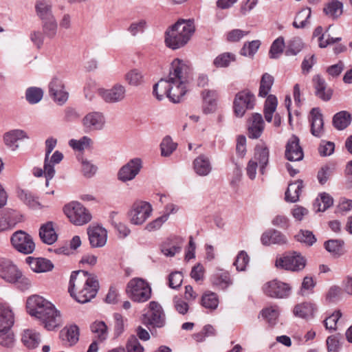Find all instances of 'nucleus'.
<instances>
[{
    "instance_id": "423d86ee",
    "label": "nucleus",
    "mask_w": 352,
    "mask_h": 352,
    "mask_svg": "<svg viewBox=\"0 0 352 352\" xmlns=\"http://www.w3.org/2000/svg\"><path fill=\"white\" fill-rule=\"evenodd\" d=\"M126 292L134 302H144L151 297V288L149 284L141 278H133L129 281Z\"/></svg>"
},
{
    "instance_id": "49530a36",
    "label": "nucleus",
    "mask_w": 352,
    "mask_h": 352,
    "mask_svg": "<svg viewBox=\"0 0 352 352\" xmlns=\"http://www.w3.org/2000/svg\"><path fill=\"white\" fill-rule=\"evenodd\" d=\"M201 305L210 310H214L217 308L219 305V298L215 293L213 292H206L205 293L201 300Z\"/></svg>"
},
{
    "instance_id": "f3484780",
    "label": "nucleus",
    "mask_w": 352,
    "mask_h": 352,
    "mask_svg": "<svg viewBox=\"0 0 352 352\" xmlns=\"http://www.w3.org/2000/svg\"><path fill=\"white\" fill-rule=\"evenodd\" d=\"M49 92L54 100L59 104H63L68 99V92L65 90L63 80L54 77L49 84Z\"/></svg>"
},
{
    "instance_id": "4be33fe9",
    "label": "nucleus",
    "mask_w": 352,
    "mask_h": 352,
    "mask_svg": "<svg viewBox=\"0 0 352 352\" xmlns=\"http://www.w3.org/2000/svg\"><path fill=\"white\" fill-rule=\"evenodd\" d=\"M261 241L264 245H283L287 243L286 236L275 229H269L264 232L261 236Z\"/></svg>"
},
{
    "instance_id": "052dcab7",
    "label": "nucleus",
    "mask_w": 352,
    "mask_h": 352,
    "mask_svg": "<svg viewBox=\"0 0 352 352\" xmlns=\"http://www.w3.org/2000/svg\"><path fill=\"white\" fill-rule=\"evenodd\" d=\"M160 146L162 155L168 157L176 149L177 144L173 142L170 137L167 136L163 139Z\"/></svg>"
},
{
    "instance_id": "a878e982",
    "label": "nucleus",
    "mask_w": 352,
    "mask_h": 352,
    "mask_svg": "<svg viewBox=\"0 0 352 352\" xmlns=\"http://www.w3.org/2000/svg\"><path fill=\"white\" fill-rule=\"evenodd\" d=\"M57 144V140L53 138H50L45 141V177L46 179L45 186H49L50 181L54 177L55 175V170H53L50 165H48V156L52 152Z\"/></svg>"
},
{
    "instance_id": "f704fd0d",
    "label": "nucleus",
    "mask_w": 352,
    "mask_h": 352,
    "mask_svg": "<svg viewBox=\"0 0 352 352\" xmlns=\"http://www.w3.org/2000/svg\"><path fill=\"white\" fill-rule=\"evenodd\" d=\"M303 188V182L300 179L289 184L285 192V200L287 202L294 203L299 199L300 194Z\"/></svg>"
},
{
    "instance_id": "8fccbe9b",
    "label": "nucleus",
    "mask_w": 352,
    "mask_h": 352,
    "mask_svg": "<svg viewBox=\"0 0 352 352\" xmlns=\"http://www.w3.org/2000/svg\"><path fill=\"white\" fill-rule=\"evenodd\" d=\"M43 34L49 38H54L58 31V23L56 19L42 22Z\"/></svg>"
},
{
    "instance_id": "09e8293b",
    "label": "nucleus",
    "mask_w": 352,
    "mask_h": 352,
    "mask_svg": "<svg viewBox=\"0 0 352 352\" xmlns=\"http://www.w3.org/2000/svg\"><path fill=\"white\" fill-rule=\"evenodd\" d=\"M344 241L339 239H331L326 241L324 244L325 249L331 254L340 256L343 254Z\"/></svg>"
},
{
    "instance_id": "c85d7f7f",
    "label": "nucleus",
    "mask_w": 352,
    "mask_h": 352,
    "mask_svg": "<svg viewBox=\"0 0 352 352\" xmlns=\"http://www.w3.org/2000/svg\"><path fill=\"white\" fill-rule=\"evenodd\" d=\"M311 132L313 135L320 137L323 132L322 115L318 108H314L310 112Z\"/></svg>"
},
{
    "instance_id": "2f4dec72",
    "label": "nucleus",
    "mask_w": 352,
    "mask_h": 352,
    "mask_svg": "<svg viewBox=\"0 0 352 352\" xmlns=\"http://www.w3.org/2000/svg\"><path fill=\"white\" fill-rule=\"evenodd\" d=\"M26 261L31 270L37 273L49 272L54 267L50 261L43 258H33L30 256L26 258Z\"/></svg>"
},
{
    "instance_id": "72a5a7b5",
    "label": "nucleus",
    "mask_w": 352,
    "mask_h": 352,
    "mask_svg": "<svg viewBox=\"0 0 352 352\" xmlns=\"http://www.w3.org/2000/svg\"><path fill=\"white\" fill-rule=\"evenodd\" d=\"M217 94L216 91L206 89L202 91L204 100L203 111L205 113H211L215 111L217 107Z\"/></svg>"
},
{
    "instance_id": "3c124183",
    "label": "nucleus",
    "mask_w": 352,
    "mask_h": 352,
    "mask_svg": "<svg viewBox=\"0 0 352 352\" xmlns=\"http://www.w3.org/2000/svg\"><path fill=\"white\" fill-rule=\"evenodd\" d=\"M279 311L280 310L278 306H270L263 309L261 311V315L268 323L270 324H274L279 316Z\"/></svg>"
},
{
    "instance_id": "5701e85b",
    "label": "nucleus",
    "mask_w": 352,
    "mask_h": 352,
    "mask_svg": "<svg viewBox=\"0 0 352 352\" xmlns=\"http://www.w3.org/2000/svg\"><path fill=\"white\" fill-rule=\"evenodd\" d=\"M270 157V151L264 142L258 143L254 148L252 160H255L258 164V168L261 174L264 173L265 169L268 164Z\"/></svg>"
},
{
    "instance_id": "c756f323",
    "label": "nucleus",
    "mask_w": 352,
    "mask_h": 352,
    "mask_svg": "<svg viewBox=\"0 0 352 352\" xmlns=\"http://www.w3.org/2000/svg\"><path fill=\"white\" fill-rule=\"evenodd\" d=\"M41 338L38 332L34 329H27L21 333V342L28 349L36 348L41 343Z\"/></svg>"
},
{
    "instance_id": "412c9836",
    "label": "nucleus",
    "mask_w": 352,
    "mask_h": 352,
    "mask_svg": "<svg viewBox=\"0 0 352 352\" xmlns=\"http://www.w3.org/2000/svg\"><path fill=\"white\" fill-rule=\"evenodd\" d=\"M317 309L318 308L315 303L302 302L294 306L293 314L296 317L308 321L314 318Z\"/></svg>"
},
{
    "instance_id": "680f3d73",
    "label": "nucleus",
    "mask_w": 352,
    "mask_h": 352,
    "mask_svg": "<svg viewBox=\"0 0 352 352\" xmlns=\"http://www.w3.org/2000/svg\"><path fill=\"white\" fill-rule=\"evenodd\" d=\"M295 238L298 241L309 246L312 245L316 241V239L312 232L309 230H301L295 236Z\"/></svg>"
},
{
    "instance_id": "37998d69",
    "label": "nucleus",
    "mask_w": 352,
    "mask_h": 352,
    "mask_svg": "<svg viewBox=\"0 0 352 352\" xmlns=\"http://www.w3.org/2000/svg\"><path fill=\"white\" fill-rule=\"evenodd\" d=\"M212 283L214 286L221 289H225L232 284L230 275L226 272L214 274L212 278Z\"/></svg>"
},
{
    "instance_id": "774afa93",
    "label": "nucleus",
    "mask_w": 352,
    "mask_h": 352,
    "mask_svg": "<svg viewBox=\"0 0 352 352\" xmlns=\"http://www.w3.org/2000/svg\"><path fill=\"white\" fill-rule=\"evenodd\" d=\"M272 224L281 229H287L289 227V219L284 214H276L272 219Z\"/></svg>"
},
{
    "instance_id": "4d7b16f0",
    "label": "nucleus",
    "mask_w": 352,
    "mask_h": 352,
    "mask_svg": "<svg viewBox=\"0 0 352 352\" xmlns=\"http://www.w3.org/2000/svg\"><path fill=\"white\" fill-rule=\"evenodd\" d=\"M12 212L10 210L0 212V232L7 230L15 225L12 219Z\"/></svg>"
},
{
    "instance_id": "13d9d810",
    "label": "nucleus",
    "mask_w": 352,
    "mask_h": 352,
    "mask_svg": "<svg viewBox=\"0 0 352 352\" xmlns=\"http://www.w3.org/2000/svg\"><path fill=\"white\" fill-rule=\"evenodd\" d=\"M250 262V257L248 253L244 251H240L235 258L234 265L239 272L245 271Z\"/></svg>"
},
{
    "instance_id": "0eeeda50",
    "label": "nucleus",
    "mask_w": 352,
    "mask_h": 352,
    "mask_svg": "<svg viewBox=\"0 0 352 352\" xmlns=\"http://www.w3.org/2000/svg\"><path fill=\"white\" fill-rule=\"evenodd\" d=\"M63 210L69 221L76 226L85 225L91 219L89 211L78 201H71L65 204Z\"/></svg>"
},
{
    "instance_id": "473e14b6",
    "label": "nucleus",
    "mask_w": 352,
    "mask_h": 352,
    "mask_svg": "<svg viewBox=\"0 0 352 352\" xmlns=\"http://www.w3.org/2000/svg\"><path fill=\"white\" fill-rule=\"evenodd\" d=\"M195 172L199 176H206L212 170V165L208 157L201 155L193 161Z\"/></svg>"
},
{
    "instance_id": "c9c22d12",
    "label": "nucleus",
    "mask_w": 352,
    "mask_h": 352,
    "mask_svg": "<svg viewBox=\"0 0 352 352\" xmlns=\"http://www.w3.org/2000/svg\"><path fill=\"white\" fill-rule=\"evenodd\" d=\"M60 338L66 344H74L78 340L79 330L76 325H71L64 328L60 332Z\"/></svg>"
},
{
    "instance_id": "f03ea898",
    "label": "nucleus",
    "mask_w": 352,
    "mask_h": 352,
    "mask_svg": "<svg viewBox=\"0 0 352 352\" xmlns=\"http://www.w3.org/2000/svg\"><path fill=\"white\" fill-rule=\"evenodd\" d=\"M26 309L30 316L38 319L49 331L54 330L62 324L60 311L51 302L41 296L33 295L28 297Z\"/></svg>"
},
{
    "instance_id": "4c0bfd02",
    "label": "nucleus",
    "mask_w": 352,
    "mask_h": 352,
    "mask_svg": "<svg viewBox=\"0 0 352 352\" xmlns=\"http://www.w3.org/2000/svg\"><path fill=\"white\" fill-rule=\"evenodd\" d=\"M19 199L27 206L32 209H41L44 207L30 192L25 190H20L18 192Z\"/></svg>"
},
{
    "instance_id": "bb28decb",
    "label": "nucleus",
    "mask_w": 352,
    "mask_h": 352,
    "mask_svg": "<svg viewBox=\"0 0 352 352\" xmlns=\"http://www.w3.org/2000/svg\"><path fill=\"white\" fill-rule=\"evenodd\" d=\"M35 10L42 22L56 19L52 10V4L50 0H38L35 4Z\"/></svg>"
},
{
    "instance_id": "bf43d9fd",
    "label": "nucleus",
    "mask_w": 352,
    "mask_h": 352,
    "mask_svg": "<svg viewBox=\"0 0 352 352\" xmlns=\"http://www.w3.org/2000/svg\"><path fill=\"white\" fill-rule=\"evenodd\" d=\"M342 316V314L340 310H336L331 316L327 317L323 322L326 329L331 332L336 331L337 329V322Z\"/></svg>"
},
{
    "instance_id": "69168bd1",
    "label": "nucleus",
    "mask_w": 352,
    "mask_h": 352,
    "mask_svg": "<svg viewBox=\"0 0 352 352\" xmlns=\"http://www.w3.org/2000/svg\"><path fill=\"white\" fill-rule=\"evenodd\" d=\"M147 27V23L144 19H140L133 22L129 27L128 31L132 36L144 32Z\"/></svg>"
},
{
    "instance_id": "e2e57ef3",
    "label": "nucleus",
    "mask_w": 352,
    "mask_h": 352,
    "mask_svg": "<svg viewBox=\"0 0 352 352\" xmlns=\"http://www.w3.org/2000/svg\"><path fill=\"white\" fill-rule=\"evenodd\" d=\"M284 45V40L282 37L276 38L270 47V57L277 58L283 53Z\"/></svg>"
},
{
    "instance_id": "7ed1b4c3",
    "label": "nucleus",
    "mask_w": 352,
    "mask_h": 352,
    "mask_svg": "<svg viewBox=\"0 0 352 352\" xmlns=\"http://www.w3.org/2000/svg\"><path fill=\"white\" fill-rule=\"evenodd\" d=\"M98 288L99 283L96 275L84 270L72 273L68 290L78 302H89L96 296Z\"/></svg>"
},
{
    "instance_id": "f8f14e48",
    "label": "nucleus",
    "mask_w": 352,
    "mask_h": 352,
    "mask_svg": "<svg viewBox=\"0 0 352 352\" xmlns=\"http://www.w3.org/2000/svg\"><path fill=\"white\" fill-rule=\"evenodd\" d=\"M81 124L86 132L101 131L105 126L106 118L100 111H91L82 118Z\"/></svg>"
},
{
    "instance_id": "603ef678",
    "label": "nucleus",
    "mask_w": 352,
    "mask_h": 352,
    "mask_svg": "<svg viewBox=\"0 0 352 352\" xmlns=\"http://www.w3.org/2000/svg\"><path fill=\"white\" fill-rule=\"evenodd\" d=\"M43 91L38 87H29L25 91V98L30 104H36L43 98Z\"/></svg>"
},
{
    "instance_id": "cd10ccee",
    "label": "nucleus",
    "mask_w": 352,
    "mask_h": 352,
    "mask_svg": "<svg viewBox=\"0 0 352 352\" xmlns=\"http://www.w3.org/2000/svg\"><path fill=\"white\" fill-rule=\"evenodd\" d=\"M313 82L316 89V95L323 101H329L333 94L331 88H328L326 82L320 75H316L313 78Z\"/></svg>"
},
{
    "instance_id": "a211bd4d",
    "label": "nucleus",
    "mask_w": 352,
    "mask_h": 352,
    "mask_svg": "<svg viewBox=\"0 0 352 352\" xmlns=\"http://www.w3.org/2000/svg\"><path fill=\"white\" fill-rule=\"evenodd\" d=\"M144 321L153 327H161L164 324V315L162 307L156 302L149 303V311L144 315Z\"/></svg>"
},
{
    "instance_id": "5fc2aeb1",
    "label": "nucleus",
    "mask_w": 352,
    "mask_h": 352,
    "mask_svg": "<svg viewBox=\"0 0 352 352\" xmlns=\"http://www.w3.org/2000/svg\"><path fill=\"white\" fill-rule=\"evenodd\" d=\"M91 329L92 332L96 334L100 341H103L107 339L108 336V329L104 322L96 321L94 322L91 326Z\"/></svg>"
},
{
    "instance_id": "2eb2a0df",
    "label": "nucleus",
    "mask_w": 352,
    "mask_h": 352,
    "mask_svg": "<svg viewBox=\"0 0 352 352\" xmlns=\"http://www.w3.org/2000/svg\"><path fill=\"white\" fill-rule=\"evenodd\" d=\"M142 168V160L138 157L133 158L120 169L118 178L123 182L131 181L139 174Z\"/></svg>"
},
{
    "instance_id": "dca6fc26",
    "label": "nucleus",
    "mask_w": 352,
    "mask_h": 352,
    "mask_svg": "<svg viewBox=\"0 0 352 352\" xmlns=\"http://www.w3.org/2000/svg\"><path fill=\"white\" fill-rule=\"evenodd\" d=\"M21 270L10 260L0 261V277L10 283H15L21 278Z\"/></svg>"
},
{
    "instance_id": "9d476101",
    "label": "nucleus",
    "mask_w": 352,
    "mask_h": 352,
    "mask_svg": "<svg viewBox=\"0 0 352 352\" xmlns=\"http://www.w3.org/2000/svg\"><path fill=\"white\" fill-rule=\"evenodd\" d=\"M152 212V206L148 202L137 201L129 212L130 222L134 225H142L151 215Z\"/></svg>"
},
{
    "instance_id": "39448f33",
    "label": "nucleus",
    "mask_w": 352,
    "mask_h": 352,
    "mask_svg": "<svg viewBox=\"0 0 352 352\" xmlns=\"http://www.w3.org/2000/svg\"><path fill=\"white\" fill-rule=\"evenodd\" d=\"M14 323V314L11 307L0 304V345L12 347L15 342V336L12 327Z\"/></svg>"
},
{
    "instance_id": "1a4fd4ad",
    "label": "nucleus",
    "mask_w": 352,
    "mask_h": 352,
    "mask_svg": "<svg viewBox=\"0 0 352 352\" xmlns=\"http://www.w3.org/2000/svg\"><path fill=\"white\" fill-rule=\"evenodd\" d=\"M10 241L16 251L24 254H32L35 249L32 236L23 230L14 232L11 236Z\"/></svg>"
},
{
    "instance_id": "aec40b11",
    "label": "nucleus",
    "mask_w": 352,
    "mask_h": 352,
    "mask_svg": "<svg viewBox=\"0 0 352 352\" xmlns=\"http://www.w3.org/2000/svg\"><path fill=\"white\" fill-rule=\"evenodd\" d=\"M87 234L90 245L93 248L103 247L107 240V232L101 226L89 227L87 229Z\"/></svg>"
},
{
    "instance_id": "6ab92c4d",
    "label": "nucleus",
    "mask_w": 352,
    "mask_h": 352,
    "mask_svg": "<svg viewBox=\"0 0 352 352\" xmlns=\"http://www.w3.org/2000/svg\"><path fill=\"white\" fill-rule=\"evenodd\" d=\"M3 138L6 146L10 150L15 151L20 147V142L23 140L29 139V136L23 130L13 129L6 132Z\"/></svg>"
},
{
    "instance_id": "58836bf2",
    "label": "nucleus",
    "mask_w": 352,
    "mask_h": 352,
    "mask_svg": "<svg viewBox=\"0 0 352 352\" xmlns=\"http://www.w3.org/2000/svg\"><path fill=\"white\" fill-rule=\"evenodd\" d=\"M311 11L309 8L301 9L296 15L293 25L296 28H303L310 23Z\"/></svg>"
},
{
    "instance_id": "c03bdc74",
    "label": "nucleus",
    "mask_w": 352,
    "mask_h": 352,
    "mask_svg": "<svg viewBox=\"0 0 352 352\" xmlns=\"http://www.w3.org/2000/svg\"><path fill=\"white\" fill-rule=\"evenodd\" d=\"M274 83V77L268 73H265L261 79L258 96L266 97L271 90Z\"/></svg>"
},
{
    "instance_id": "e433bc0d",
    "label": "nucleus",
    "mask_w": 352,
    "mask_h": 352,
    "mask_svg": "<svg viewBox=\"0 0 352 352\" xmlns=\"http://www.w3.org/2000/svg\"><path fill=\"white\" fill-rule=\"evenodd\" d=\"M124 80L129 86L137 87L144 84V75L141 70L133 69L126 73Z\"/></svg>"
},
{
    "instance_id": "864d4df0",
    "label": "nucleus",
    "mask_w": 352,
    "mask_h": 352,
    "mask_svg": "<svg viewBox=\"0 0 352 352\" xmlns=\"http://www.w3.org/2000/svg\"><path fill=\"white\" fill-rule=\"evenodd\" d=\"M91 143V139L87 136H83L79 140L72 139L69 141V146L78 151L88 148Z\"/></svg>"
},
{
    "instance_id": "6e6d98bb",
    "label": "nucleus",
    "mask_w": 352,
    "mask_h": 352,
    "mask_svg": "<svg viewBox=\"0 0 352 352\" xmlns=\"http://www.w3.org/2000/svg\"><path fill=\"white\" fill-rule=\"evenodd\" d=\"M182 246L179 244H174L170 240L165 241L161 246V252L166 256L173 257L180 252Z\"/></svg>"
},
{
    "instance_id": "338daca9",
    "label": "nucleus",
    "mask_w": 352,
    "mask_h": 352,
    "mask_svg": "<svg viewBox=\"0 0 352 352\" xmlns=\"http://www.w3.org/2000/svg\"><path fill=\"white\" fill-rule=\"evenodd\" d=\"M260 44V41L258 40L245 43L241 50V54L245 56H253L259 48Z\"/></svg>"
},
{
    "instance_id": "9b49d317",
    "label": "nucleus",
    "mask_w": 352,
    "mask_h": 352,
    "mask_svg": "<svg viewBox=\"0 0 352 352\" xmlns=\"http://www.w3.org/2000/svg\"><path fill=\"white\" fill-rule=\"evenodd\" d=\"M255 97L248 90L239 92L234 100V111L237 117L241 118L246 111L254 108Z\"/></svg>"
},
{
    "instance_id": "20e7f679",
    "label": "nucleus",
    "mask_w": 352,
    "mask_h": 352,
    "mask_svg": "<svg viewBox=\"0 0 352 352\" xmlns=\"http://www.w3.org/2000/svg\"><path fill=\"white\" fill-rule=\"evenodd\" d=\"M195 32L193 19H179L166 31L165 43L173 50L181 48L188 43Z\"/></svg>"
},
{
    "instance_id": "b1692460",
    "label": "nucleus",
    "mask_w": 352,
    "mask_h": 352,
    "mask_svg": "<svg viewBox=\"0 0 352 352\" xmlns=\"http://www.w3.org/2000/svg\"><path fill=\"white\" fill-rule=\"evenodd\" d=\"M304 156L302 148L299 144V139L292 135L288 140L285 149V157L289 161H300Z\"/></svg>"
},
{
    "instance_id": "ea45409f",
    "label": "nucleus",
    "mask_w": 352,
    "mask_h": 352,
    "mask_svg": "<svg viewBox=\"0 0 352 352\" xmlns=\"http://www.w3.org/2000/svg\"><path fill=\"white\" fill-rule=\"evenodd\" d=\"M277 105V98L274 95H269L264 105V116L267 122H272L273 114L276 110Z\"/></svg>"
},
{
    "instance_id": "7c9ffc66",
    "label": "nucleus",
    "mask_w": 352,
    "mask_h": 352,
    "mask_svg": "<svg viewBox=\"0 0 352 352\" xmlns=\"http://www.w3.org/2000/svg\"><path fill=\"white\" fill-rule=\"evenodd\" d=\"M39 236L43 243L48 245L56 241L58 236L54 230L53 222L49 221L41 226Z\"/></svg>"
},
{
    "instance_id": "79ce46f5",
    "label": "nucleus",
    "mask_w": 352,
    "mask_h": 352,
    "mask_svg": "<svg viewBox=\"0 0 352 352\" xmlns=\"http://www.w3.org/2000/svg\"><path fill=\"white\" fill-rule=\"evenodd\" d=\"M333 199L326 192L321 193L316 199L314 206L317 212H324L333 205Z\"/></svg>"
},
{
    "instance_id": "f257e3e1",
    "label": "nucleus",
    "mask_w": 352,
    "mask_h": 352,
    "mask_svg": "<svg viewBox=\"0 0 352 352\" xmlns=\"http://www.w3.org/2000/svg\"><path fill=\"white\" fill-rule=\"evenodd\" d=\"M191 69L188 61L176 58L171 63L168 75L153 87V94L159 100L166 96L174 102H179L187 92Z\"/></svg>"
},
{
    "instance_id": "ddd939ff",
    "label": "nucleus",
    "mask_w": 352,
    "mask_h": 352,
    "mask_svg": "<svg viewBox=\"0 0 352 352\" xmlns=\"http://www.w3.org/2000/svg\"><path fill=\"white\" fill-rule=\"evenodd\" d=\"M263 291L267 296L284 298L289 296L291 287L288 284L274 279L264 284Z\"/></svg>"
},
{
    "instance_id": "6e6552de",
    "label": "nucleus",
    "mask_w": 352,
    "mask_h": 352,
    "mask_svg": "<svg viewBox=\"0 0 352 352\" xmlns=\"http://www.w3.org/2000/svg\"><path fill=\"white\" fill-rule=\"evenodd\" d=\"M305 265V258L296 252L278 257L275 261V266L277 268L294 272L302 270Z\"/></svg>"
},
{
    "instance_id": "a18cd8bd",
    "label": "nucleus",
    "mask_w": 352,
    "mask_h": 352,
    "mask_svg": "<svg viewBox=\"0 0 352 352\" xmlns=\"http://www.w3.org/2000/svg\"><path fill=\"white\" fill-rule=\"evenodd\" d=\"M324 12L328 16L332 19H337L342 14V3L338 1H332L324 8Z\"/></svg>"
},
{
    "instance_id": "0e129e2a",
    "label": "nucleus",
    "mask_w": 352,
    "mask_h": 352,
    "mask_svg": "<svg viewBox=\"0 0 352 352\" xmlns=\"http://www.w3.org/2000/svg\"><path fill=\"white\" fill-rule=\"evenodd\" d=\"M303 43L300 38H294L289 43L288 48L285 52L286 55H296L303 48Z\"/></svg>"
},
{
    "instance_id": "de8ad7c7",
    "label": "nucleus",
    "mask_w": 352,
    "mask_h": 352,
    "mask_svg": "<svg viewBox=\"0 0 352 352\" xmlns=\"http://www.w3.org/2000/svg\"><path fill=\"white\" fill-rule=\"evenodd\" d=\"M236 57L234 54L224 52L218 55L213 60V65L217 68L227 67L232 62L235 61Z\"/></svg>"
},
{
    "instance_id": "4468645a",
    "label": "nucleus",
    "mask_w": 352,
    "mask_h": 352,
    "mask_svg": "<svg viewBox=\"0 0 352 352\" xmlns=\"http://www.w3.org/2000/svg\"><path fill=\"white\" fill-rule=\"evenodd\" d=\"M126 87L119 83L114 85L110 89L100 88L98 89V96L107 103H117L124 100Z\"/></svg>"
},
{
    "instance_id": "393cba45",
    "label": "nucleus",
    "mask_w": 352,
    "mask_h": 352,
    "mask_svg": "<svg viewBox=\"0 0 352 352\" xmlns=\"http://www.w3.org/2000/svg\"><path fill=\"white\" fill-rule=\"evenodd\" d=\"M265 127V123L262 116L260 113H254L250 120L248 126V136L252 139L258 138Z\"/></svg>"
},
{
    "instance_id": "a19ab883",
    "label": "nucleus",
    "mask_w": 352,
    "mask_h": 352,
    "mask_svg": "<svg viewBox=\"0 0 352 352\" xmlns=\"http://www.w3.org/2000/svg\"><path fill=\"white\" fill-rule=\"evenodd\" d=\"M351 122V116L346 111L337 113L333 118V125L338 130H342L346 128L350 124Z\"/></svg>"
}]
</instances>
